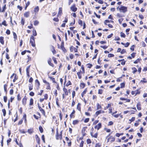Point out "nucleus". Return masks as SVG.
Segmentation results:
<instances>
[{
    "mask_svg": "<svg viewBox=\"0 0 147 147\" xmlns=\"http://www.w3.org/2000/svg\"><path fill=\"white\" fill-rule=\"evenodd\" d=\"M24 120V123L25 124H27V116L26 114H24L22 118L19 121L17 125H20L22 124L23 122V121Z\"/></svg>",
    "mask_w": 147,
    "mask_h": 147,
    "instance_id": "1",
    "label": "nucleus"
},
{
    "mask_svg": "<svg viewBox=\"0 0 147 147\" xmlns=\"http://www.w3.org/2000/svg\"><path fill=\"white\" fill-rule=\"evenodd\" d=\"M81 70H80L79 71L77 72V75L78 76V78L79 79H81L82 78V74H84L85 73V70L84 67L83 65H82L81 67Z\"/></svg>",
    "mask_w": 147,
    "mask_h": 147,
    "instance_id": "2",
    "label": "nucleus"
},
{
    "mask_svg": "<svg viewBox=\"0 0 147 147\" xmlns=\"http://www.w3.org/2000/svg\"><path fill=\"white\" fill-rule=\"evenodd\" d=\"M112 131L107 136V142H110L112 143L113 142H114L115 140V137L113 136H111L112 133Z\"/></svg>",
    "mask_w": 147,
    "mask_h": 147,
    "instance_id": "3",
    "label": "nucleus"
},
{
    "mask_svg": "<svg viewBox=\"0 0 147 147\" xmlns=\"http://www.w3.org/2000/svg\"><path fill=\"white\" fill-rule=\"evenodd\" d=\"M63 131L61 130L59 134L58 132V129L57 128L56 129V134L55 135V138L57 140H61L62 139V133Z\"/></svg>",
    "mask_w": 147,
    "mask_h": 147,
    "instance_id": "4",
    "label": "nucleus"
},
{
    "mask_svg": "<svg viewBox=\"0 0 147 147\" xmlns=\"http://www.w3.org/2000/svg\"><path fill=\"white\" fill-rule=\"evenodd\" d=\"M63 91L64 93L62 95V98L64 99L65 98L66 96L68 95V92L67 89L65 86H63Z\"/></svg>",
    "mask_w": 147,
    "mask_h": 147,
    "instance_id": "5",
    "label": "nucleus"
},
{
    "mask_svg": "<svg viewBox=\"0 0 147 147\" xmlns=\"http://www.w3.org/2000/svg\"><path fill=\"white\" fill-rule=\"evenodd\" d=\"M30 42L32 46L33 47H35L36 45L35 43V38L33 36H31L30 38Z\"/></svg>",
    "mask_w": 147,
    "mask_h": 147,
    "instance_id": "6",
    "label": "nucleus"
},
{
    "mask_svg": "<svg viewBox=\"0 0 147 147\" xmlns=\"http://www.w3.org/2000/svg\"><path fill=\"white\" fill-rule=\"evenodd\" d=\"M28 99V97L26 95L24 96V97L22 98V105L24 106H25L27 103V100Z\"/></svg>",
    "mask_w": 147,
    "mask_h": 147,
    "instance_id": "7",
    "label": "nucleus"
},
{
    "mask_svg": "<svg viewBox=\"0 0 147 147\" xmlns=\"http://www.w3.org/2000/svg\"><path fill=\"white\" fill-rule=\"evenodd\" d=\"M127 7L124 6H121L119 8V10L121 12H122L124 13L126 12L127 11Z\"/></svg>",
    "mask_w": 147,
    "mask_h": 147,
    "instance_id": "8",
    "label": "nucleus"
},
{
    "mask_svg": "<svg viewBox=\"0 0 147 147\" xmlns=\"http://www.w3.org/2000/svg\"><path fill=\"white\" fill-rule=\"evenodd\" d=\"M42 81L46 85V89L47 90H51V87L50 86V84L46 80L44 79L42 80Z\"/></svg>",
    "mask_w": 147,
    "mask_h": 147,
    "instance_id": "9",
    "label": "nucleus"
},
{
    "mask_svg": "<svg viewBox=\"0 0 147 147\" xmlns=\"http://www.w3.org/2000/svg\"><path fill=\"white\" fill-rule=\"evenodd\" d=\"M87 128V126L83 127L81 130V133L83 136H85L87 135L86 129Z\"/></svg>",
    "mask_w": 147,
    "mask_h": 147,
    "instance_id": "10",
    "label": "nucleus"
},
{
    "mask_svg": "<svg viewBox=\"0 0 147 147\" xmlns=\"http://www.w3.org/2000/svg\"><path fill=\"white\" fill-rule=\"evenodd\" d=\"M90 135L92 138H97L98 137V132L96 131V132H93V133H90Z\"/></svg>",
    "mask_w": 147,
    "mask_h": 147,
    "instance_id": "11",
    "label": "nucleus"
},
{
    "mask_svg": "<svg viewBox=\"0 0 147 147\" xmlns=\"http://www.w3.org/2000/svg\"><path fill=\"white\" fill-rule=\"evenodd\" d=\"M70 51L71 52L74 51L75 53L77 52L78 50L77 48L74 47L73 46H71L70 47Z\"/></svg>",
    "mask_w": 147,
    "mask_h": 147,
    "instance_id": "12",
    "label": "nucleus"
},
{
    "mask_svg": "<svg viewBox=\"0 0 147 147\" xmlns=\"http://www.w3.org/2000/svg\"><path fill=\"white\" fill-rule=\"evenodd\" d=\"M102 127V123H99L97 125H95L94 128L97 129V130H99Z\"/></svg>",
    "mask_w": 147,
    "mask_h": 147,
    "instance_id": "13",
    "label": "nucleus"
},
{
    "mask_svg": "<svg viewBox=\"0 0 147 147\" xmlns=\"http://www.w3.org/2000/svg\"><path fill=\"white\" fill-rule=\"evenodd\" d=\"M70 9L72 11L75 12L77 10V8L76 7L75 4H73L70 7Z\"/></svg>",
    "mask_w": 147,
    "mask_h": 147,
    "instance_id": "14",
    "label": "nucleus"
},
{
    "mask_svg": "<svg viewBox=\"0 0 147 147\" xmlns=\"http://www.w3.org/2000/svg\"><path fill=\"white\" fill-rule=\"evenodd\" d=\"M52 60L51 58H49L47 61L49 65L53 67H54V64L52 63Z\"/></svg>",
    "mask_w": 147,
    "mask_h": 147,
    "instance_id": "15",
    "label": "nucleus"
},
{
    "mask_svg": "<svg viewBox=\"0 0 147 147\" xmlns=\"http://www.w3.org/2000/svg\"><path fill=\"white\" fill-rule=\"evenodd\" d=\"M105 112L103 110H100L96 111L95 113V115L96 117L98 116L101 113H104Z\"/></svg>",
    "mask_w": 147,
    "mask_h": 147,
    "instance_id": "16",
    "label": "nucleus"
},
{
    "mask_svg": "<svg viewBox=\"0 0 147 147\" xmlns=\"http://www.w3.org/2000/svg\"><path fill=\"white\" fill-rule=\"evenodd\" d=\"M18 137L17 138H14V141L16 142L17 145L19 146L20 147H23L22 144L21 142H20L19 143L18 142Z\"/></svg>",
    "mask_w": 147,
    "mask_h": 147,
    "instance_id": "17",
    "label": "nucleus"
},
{
    "mask_svg": "<svg viewBox=\"0 0 147 147\" xmlns=\"http://www.w3.org/2000/svg\"><path fill=\"white\" fill-rule=\"evenodd\" d=\"M38 108L40 111H41V112L42 113L43 115L44 116H45V111L44 109H43L40 106L39 104H38Z\"/></svg>",
    "mask_w": 147,
    "mask_h": 147,
    "instance_id": "18",
    "label": "nucleus"
},
{
    "mask_svg": "<svg viewBox=\"0 0 147 147\" xmlns=\"http://www.w3.org/2000/svg\"><path fill=\"white\" fill-rule=\"evenodd\" d=\"M61 48L63 51L64 53H65L67 52V50L64 47L63 42H61Z\"/></svg>",
    "mask_w": 147,
    "mask_h": 147,
    "instance_id": "19",
    "label": "nucleus"
},
{
    "mask_svg": "<svg viewBox=\"0 0 147 147\" xmlns=\"http://www.w3.org/2000/svg\"><path fill=\"white\" fill-rule=\"evenodd\" d=\"M62 14V7H59V11L58 12L57 16L58 17L59 16H61Z\"/></svg>",
    "mask_w": 147,
    "mask_h": 147,
    "instance_id": "20",
    "label": "nucleus"
},
{
    "mask_svg": "<svg viewBox=\"0 0 147 147\" xmlns=\"http://www.w3.org/2000/svg\"><path fill=\"white\" fill-rule=\"evenodd\" d=\"M136 107L137 108V109L139 110L140 111L142 109V107H141V103L140 102H138L136 105Z\"/></svg>",
    "mask_w": 147,
    "mask_h": 147,
    "instance_id": "21",
    "label": "nucleus"
},
{
    "mask_svg": "<svg viewBox=\"0 0 147 147\" xmlns=\"http://www.w3.org/2000/svg\"><path fill=\"white\" fill-rule=\"evenodd\" d=\"M30 11H26L24 13V16L25 18H28L30 16Z\"/></svg>",
    "mask_w": 147,
    "mask_h": 147,
    "instance_id": "22",
    "label": "nucleus"
},
{
    "mask_svg": "<svg viewBox=\"0 0 147 147\" xmlns=\"http://www.w3.org/2000/svg\"><path fill=\"white\" fill-rule=\"evenodd\" d=\"M35 138L37 143L39 145L40 144V139L37 135H35Z\"/></svg>",
    "mask_w": 147,
    "mask_h": 147,
    "instance_id": "23",
    "label": "nucleus"
},
{
    "mask_svg": "<svg viewBox=\"0 0 147 147\" xmlns=\"http://www.w3.org/2000/svg\"><path fill=\"white\" fill-rule=\"evenodd\" d=\"M113 104L111 103H109L107 104V106L104 107V109L105 110H107L108 109H109L112 107V105Z\"/></svg>",
    "mask_w": 147,
    "mask_h": 147,
    "instance_id": "24",
    "label": "nucleus"
},
{
    "mask_svg": "<svg viewBox=\"0 0 147 147\" xmlns=\"http://www.w3.org/2000/svg\"><path fill=\"white\" fill-rule=\"evenodd\" d=\"M80 121L78 119L74 120L72 121V124L74 125L78 124L79 123Z\"/></svg>",
    "mask_w": 147,
    "mask_h": 147,
    "instance_id": "25",
    "label": "nucleus"
},
{
    "mask_svg": "<svg viewBox=\"0 0 147 147\" xmlns=\"http://www.w3.org/2000/svg\"><path fill=\"white\" fill-rule=\"evenodd\" d=\"M56 105L58 107H60V104L59 102V100L58 97H57L56 98Z\"/></svg>",
    "mask_w": 147,
    "mask_h": 147,
    "instance_id": "26",
    "label": "nucleus"
},
{
    "mask_svg": "<svg viewBox=\"0 0 147 147\" xmlns=\"http://www.w3.org/2000/svg\"><path fill=\"white\" fill-rule=\"evenodd\" d=\"M14 116H16V117L13 120V122H15L16 121H17L18 120L19 118L17 112L16 113V114L14 115Z\"/></svg>",
    "mask_w": 147,
    "mask_h": 147,
    "instance_id": "27",
    "label": "nucleus"
},
{
    "mask_svg": "<svg viewBox=\"0 0 147 147\" xmlns=\"http://www.w3.org/2000/svg\"><path fill=\"white\" fill-rule=\"evenodd\" d=\"M58 114L59 115V116L60 118V120L61 121L62 119L63 118V114L62 113L61 111V110H60L59 111V113H58Z\"/></svg>",
    "mask_w": 147,
    "mask_h": 147,
    "instance_id": "28",
    "label": "nucleus"
},
{
    "mask_svg": "<svg viewBox=\"0 0 147 147\" xmlns=\"http://www.w3.org/2000/svg\"><path fill=\"white\" fill-rule=\"evenodd\" d=\"M35 84L37 86L38 88H39L40 86V83L38 79H36L35 81Z\"/></svg>",
    "mask_w": 147,
    "mask_h": 147,
    "instance_id": "29",
    "label": "nucleus"
},
{
    "mask_svg": "<svg viewBox=\"0 0 147 147\" xmlns=\"http://www.w3.org/2000/svg\"><path fill=\"white\" fill-rule=\"evenodd\" d=\"M81 104L80 103H78L77 104L76 109L80 112L81 111Z\"/></svg>",
    "mask_w": 147,
    "mask_h": 147,
    "instance_id": "30",
    "label": "nucleus"
},
{
    "mask_svg": "<svg viewBox=\"0 0 147 147\" xmlns=\"http://www.w3.org/2000/svg\"><path fill=\"white\" fill-rule=\"evenodd\" d=\"M110 22L113 23L114 21L112 20H106L104 21V23L105 25H107V23Z\"/></svg>",
    "mask_w": 147,
    "mask_h": 147,
    "instance_id": "31",
    "label": "nucleus"
},
{
    "mask_svg": "<svg viewBox=\"0 0 147 147\" xmlns=\"http://www.w3.org/2000/svg\"><path fill=\"white\" fill-rule=\"evenodd\" d=\"M27 61L26 63H28L30 61H31L32 60V58L31 57H30L29 55H28L27 56Z\"/></svg>",
    "mask_w": 147,
    "mask_h": 147,
    "instance_id": "32",
    "label": "nucleus"
},
{
    "mask_svg": "<svg viewBox=\"0 0 147 147\" xmlns=\"http://www.w3.org/2000/svg\"><path fill=\"white\" fill-rule=\"evenodd\" d=\"M87 91V88H86L81 93V95L82 98L84 97V95L86 93Z\"/></svg>",
    "mask_w": 147,
    "mask_h": 147,
    "instance_id": "33",
    "label": "nucleus"
},
{
    "mask_svg": "<svg viewBox=\"0 0 147 147\" xmlns=\"http://www.w3.org/2000/svg\"><path fill=\"white\" fill-rule=\"evenodd\" d=\"M34 104V100L32 98L30 99L29 100V105L30 106Z\"/></svg>",
    "mask_w": 147,
    "mask_h": 147,
    "instance_id": "34",
    "label": "nucleus"
},
{
    "mask_svg": "<svg viewBox=\"0 0 147 147\" xmlns=\"http://www.w3.org/2000/svg\"><path fill=\"white\" fill-rule=\"evenodd\" d=\"M8 86V84H5L4 85V91L5 93V94H6L7 93V88Z\"/></svg>",
    "mask_w": 147,
    "mask_h": 147,
    "instance_id": "35",
    "label": "nucleus"
},
{
    "mask_svg": "<svg viewBox=\"0 0 147 147\" xmlns=\"http://www.w3.org/2000/svg\"><path fill=\"white\" fill-rule=\"evenodd\" d=\"M39 7L38 6H36L34 8V11L35 13H38L39 11Z\"/></svg>",
    "mask_w": 147,
    "mask_h": 147,
    "instance_id": "36",
    "label": "nucleus"
},
{
    "mask_svg": "<svg viewBox=\"0 0 147 147\" xmlns=\"http://www.w3.org/2000/svg\"><path fill=\"white\" fill-rule=\"evenodd\" d=\"M86 85L84 83H81L80 84V89H83L85 86Z\"/></svg>",
    "mask_w": 147,
    "mask_h": 147,
    "instance_id": "37",
    "label": "nucleus"
},
{
    "mask_svg": "<svg viewBox=\"0 0 147 147\" xmlns=\"http://www.w3.org/2000/svg\"><path fill=\"white\" fill-rule=\"evenodd\" d=\"M0 42L2 45L4 44V37H0Z\"/></svg>",
    "mask_w": 147,
    "mask_h": 147,
    "instance_id": "38",
    "label": "nucleus"
},
{
    "mask_svg": "<svg viewBox=\"0 0 147 147\" xmlns=\"http://www.w3.org/2000/svg\"><path fill=\"white\" fill-rule=\"evenodd\" d=\"M48 78L52 81L53 83H56L57 82L55 81V79L54 78L49 76Z\"/></svg>",
    "mask_w": 147,
    "mask_h": 147,
    "instance_id": "39",
    "label": "nucleus"
},
{
    "mask_svg": "<svg viewBox=\"0 0 147 147\" xmlns=\"http://www.w3.org/2000/svg\"><path fill=\"white\" fill-rule=\"evenodd\" d=\"M141 60V59L140 58H138L134 62V64H137L138 63L140 62V61Z\"/></svg>",
    "mask_w": 147,
    "mask_h": 147,
    "instance_id": "40",
    "label": "nucleus"
},
{
    "mask_svg": "<svg viewBox=\"0 0 147 147\" xmlns=\"http://www.w3.org/2000/svg\"><path fill=\"white\" fill-rule=\"evenodd\" d=\"M52 49H51V51L53 53V54H55L56 53V51L55 50V48L53 46H51Z\"/></svg>",
    "mask_w": 147,
    "mask_h": 147,
    "instance_id": "41",
    "label": "nucleus"
},
{
    "mask_svg": "<svg viewBox=\"0 0 147 147\" xmlns=\"http://www.w3.org/2000/svg\"><path fill=\"white\" fill-rule=\"evenodd\" d=\"M96 110H98L99 109H101L102 108V107L98 103H97L96 104Z\"/></svg>",
    "mask_w": 147,
    "mask_h": 147,
    "instance_id": "42",
    "label": "nucleus"
},
{
    "mask_svg": "<svg viewBox=\"0 0 147 147\" xmlns=\"http://www.w3.org/2000/svg\"><path fill=\"white\" fill-rule=\"evenodd\" d=\"M32 32H33V36H36L37 35V33L36 32V30L35 28H33V31H32Z\"/></svg>",
    "mask_w": 147,
    "mask_h": 147,
    "instance_id": "43",
    "label": "nucleus"
},
{
    "mask_svg": "<svg viewBox=\"0 0 147 147\" xmlns=\"http://www.w3.org/2000/svg\"><path fill=\"white\" fill-rule=\"evenodd\" d=\"M13 34L14 40L16 41L17 39V36L15 32H13Z\"/></svg>",
    "mask_w": 147,
    "mask_h": 147,
    "instance_id": "44",
    "label": "nucleus"
},
{
    "mask_svg": "<svg viewBox=\"0 0 147 147\" xmlns=\"http://www.w3.org/2000/svg\"><path fill=\"white\" fill-rule=\"evenodd\" d=\"M17 99L18 101H20L21 99V97L19 93L17 95Z\"/></svg>",
    "mask_w": 147,
    "mask_h": 147,
    "instance_id": "45",
    "label": "nucleus"
},
{
    "mask_svg": "<svg viewBox=\"0 0 147 147\" xmlns=\"http://www.w3.org/2000/svg\"><path fill=\"white\" fill-rule=\"evenodd\" d=\"M71 85L72 83L70 80L68 81V82L67 83L65 84V86H66L67 87H68L69 86Z\"/></svg>",
    "mask_w": 147,
    "mask_h": 147,
    "instance_id": "46",
    "label": "nucleus"
},
{
    "mask_svg": "<svg viewBox=\"0 0 147 147\" xmlns=\"http://www.w3.org/2000/svg\"><path fill=\"white\" fill-rule=\"evenodd\" d=\"M52 59L54 61V63L56 64H57V62L56 60V58L54 57H53Z\"/></svg>",
    "mask_w": 147,
    "mask_h": 147,
    "instance_id": "47",
    "label": "nucleus"
},
{
    "mask_svg": "<svg viewBox=\"0 0 147 147\" xmlns=\"http://www.w3.org/2000/svg\"><path fill=\"white\" fill-rule=\"evenodd\" d=\"M125 86V82H123L120 84V88H124Z\"/></svg>",
    "mask_w": 147,
    "mask_h": 147,
    "instance_id": "48",
    "label": "nucleus"
},
{
    "mask_svg": "<svg viewBox=\"0 0 147 147\" xmlns=\"http://www.w3.org/2000/svg\"><path fill=\"white\" fill-rule=\"evenodd\" d=\"M18 76H17L16 74H15V76L14 77V78L13 80V82H15L16 80H18Z\"/></svg>",
    "mask_w": 147,
    "mask_h": 147,
    "instance_id": "49",
    "label": "nucleus"
},
{
    "mask_svg": "<svg viewBox=\"0 0 147 147\" xmlns=\"http://www.w3.org/2000/svg\"><path fill=\"white\" fill-rule=\"evenodd\" d=\"M102 146V144L100 142H98L96 144L95 147H101Z\"/></svg>",
    "mask_w": 147,
    "mask_h": 147,
    "instance_id": "50",
    "label": "nucleus"
},
{
    "mask_svg": "<svg viewBox=\"0 0 147 147\" xmlns=\"http://www.w3.org/2000/svg\"><path fill=\"white\" fill-rule=\"evenodd\" d=\"M140 82L143 83H146L147 82V81L145 78H144L142 79V80L140 81Z\"/></svg>",
    "mask_w": 147,
    "mask_h": 147,
    "instance_id": "51",
    "label": "nucleus"
},
{
    "mask_svg": "<svg viewBox=\"0 0 147 147\" xmlns=\"http://www.w3.org/2000/svg\"><path fill=\"white\" fill-rule=\"evenodd\" d=\"M25 23V20L24 18H22L21 21V24L23 26L24 25Z\"/></svg>",
    "mask_w": 147,
    "mask_h": 147,
    "instance_id": "52",
    "label": "nucleus"
},
{
    "mask_svg": "<svg viewBox=\"0 0 147 147\" xmlns=\"http://www.w3.org/2000/svg\"><path fill=\"white\" fill-rule=\"evenodd\" d=\"M135 91V96L137 94H140V91L139 89H137Z\"/></svg>",
    "mask_w": 147,
    "mask_h": 147,
    "instance_id": "53",
    "label": "nucleus"
},
{
    "mask_svg": "<svg viewBox=\"0 0 147 147\" xmlns=\"http://www.w3.org/2000/svg\"><path fill=\"white\" fill-rule=\"evenodd\" d=\"M39 129L40 133H42L43 132V129L41 126H39Z\"/></svg>",
    "mask_w": 147,
    "mask_h": 147,
    "instance_id": "54",
    "label": "nucleus"
},
{
    "mask_svg": "<svg viewBox=\"0 0 147 147\" xmlns=\"http://www.w3.org/2000/svg\"><path fill=\"white\" fill-rule=\"evenodd\" d=\"M33 85L32 84L29 85V89L30 90H31L33 89Z\"/></svg>",
    "mask_w": 147,
    "mask_h": 147,
    "instance_id": "55",
    "label": "nucleus"
},
{
    "mask_svg": "<svg viewBox=\"0 0 147 147\" xmlns=\"http://www.w3.org/2000/svg\"><path fill=\"white\" fill-rule=\"evenodd\" d=\"M132 73L134 74L137 71V69L135 67H133L132 68Z\"/></svg>",
    "mask_w": 147,
    "mask_h": 147,
    "instance_id": "56",
    "label": "nucleus"
},
{
    "mask_svg": "<svg viewBox=\"0 0 147 147\" xmlns=\"http://www.w3.org/2000/svg\"><path fill=\"white\" fill-rule=\"evenodd\" d=\"M104 130L106 131L107 133H109L111 131V130L110 129L107 128L106 127H105L104 128Z\"/></svg>",
    "mask_w": 147,
    "mask_h": 147,
    "instance_id": "57",
    "label": "nucleus"
},
{
    "mask_svg": "<svg viewBox=\"0 0 147 147\" xmlns=\"http://www.w3.org/2000/svg\"><path fill=\"white\" fill-rule=\"evenodd\" d=\"M70 119L74 118L75 117V114H74L73 113H71L70 115Z\"/></svg>",
    "mask_w": 147,
    "mask_h": 147,
    "instance_id": "58",
    "label": "nucleus"
},
{
    "mask_svg": "<svg viewBox=\"0 0 147 147\" xmlns=\"http://www.w3.org/2000/svg\"><path fill=\"white\" fill-rule=\"evenodd\" d=\"M76 92L75 90H73L72 92V98H74L75 96H76Z\"/></svg>",
    "mask_w": 147,
    "mask_h": 147,
    "instance_id": "59",
    "label": "nucleus"
},
{
    "mask_svg": "<svg viewBox=\"0 0 147 147\" xmlns=\"http://www.w3.org/2000/svg\"><path fill=\"white\" fill-rule=\"evenodd\" d=\"M120 36L121 37H123V38H125V37L126 36H125V34L124 33L122 32H120Z\"/></svg>",
    "mask_w": 147,
    "mask_h": 147,
    "instance_id": "60",
    "label": "nucleus"
},
{
    "mask_svg": "<svg viewBox=\"0 0 147 147\" xmlns=\"http://www.w3.org/2000/svg\"><path fill=\"white\" fill-rule=\"evenodd\" d=\"M90 120V118H86L84 120V122L85 123L88 122Z\"/></svg>",
    "mask_w": 147,
    "mask_h": 147,
    "instance_id": "61",
    "label": "nucleus"
},
{
    "mask_svg": "<svg viewBox=\"0 0 147 147\" xmlns=\"http://www.w3.org/2000/svg\"><path fill=\"white\" fill-rule=\"evenodd\" d=\"M86 65L87 66V68H91L92 66L93 65L92 64L88 63L86 64Z\"/></svg>",
    "mask_w": 147,
    "mask_h": 147,
    "instance_id": "62",
    "label": "nucleus"
},
{
    "mask_svg": "<svg viewBox=\"0 0 147 147\" xmlns=\"http://www.w3.org/2000/svg\"><path fill=\"white\" fill-rule=\"evenodd\" d=\"M39 23V22L38 20H36L34 22V25L35 26H36L38 25V24Z\"/></svg>",
    "mask_w": 147,
    "mask_h": 147,
    "instance_id": "63",
    "label": "nucleus"
},
{
    "mask_svg": "<svg viewBox=\"0 0 147 147\" xmlns=\"http://www.w3.org/2000/svg\"><path fill=\"white\" fill-rule=\"evenodd\" d=\"M84 143V141L83 140H82L80 144L79 147H83Z\"/></svg>",
    "mask_w": 147,
    "mask_h": 147,
    "instance_id": "64",
    "label": "nucleus"
}]
</instances>
